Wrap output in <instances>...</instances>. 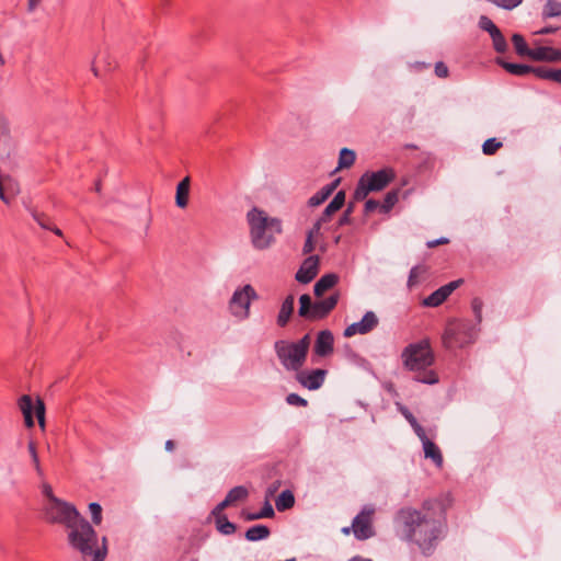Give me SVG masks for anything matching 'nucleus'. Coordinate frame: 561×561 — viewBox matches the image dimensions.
<instances>
[{"label": "nucleus", "mask_w": 561, "mask_h": 561, "mask_svg": "<svg viewBox=\"0 0 561 561\" xmlns=\"http://www.w3.org/2000/svg\"><path fill=\"white\" fill-rule=\"evenodd\" d=\"M454 504L450 492H442L422 501L420 507H400L393 524L400 538L415 547L424 557H431L448 534L447 513Z\"/></svg>", "instance_id": "nucleus-1"}, {"label": "nucleus", "mask_w": 561, "mask_h": 561, "mask_svg": "<svg viewBox=\"0 0 561 561\" xmlns=\"http://www.w3.org/2000/svg\"><path fill=\"white\" fill-rule=\"evenodd\" d=\"M68 545L80 552L83 559L91 557V561H104L107 556V538H102L99 546L98 533L82 515L68 527Z\"/></svg>", "instance_id": "nucleus-2"}, {"label": "nucleus", "mask_w": 561, "mask_h": 561, "mask_svg": "<svg viewBox=\"0 0 561 561\" xmlns=\"http://www.w3.org/2000/svg\"><path fill=\"white\" fill-rule=\"evenodd\" d=\"M404 367L410 371H419L415 380L426 385L438 382V375L433 369H427L435 363V355L428 339H422L404 347L401 354Z\"/></svg>", "instance_id": "nucleus-3"}, {"label": "nucleus", "mask_w": 561, "mask_h": 561, "mask_svg": "<svg viewBox=\"0 0 561 561\" xmlns=\"http://www.w3.org/2000/svg\"><path fill=\"white\" fill-rule=\"evenodd\" d=\"M252 245L257 250H265L275 242V237L283 232L282 220L270 217L257 207L251 208L247 214Z\"/></svg>", "instance_id": "nucleus-4"}, {"label": "nucleus", "mask_w": 561, "mask_h": 561, "mask_svg": "<svg viewBox=\"0 0 561 561\" xmlns=\"http://www.w3.org/2000/svg\"><path fill=\"white\" fill-rule=\"evenodd\" d=\"M478 335L477 324L468 319L449 320L445 327L442 342L446 350L462 348L473 343Z\"/></svg>", "instance_id": "nucleus-5"}, {"label": "nucleus", "mask_w": 561, "mask_h": 561, "mask_svg": "<svg viewBox=\"0 0 561 561\" xmlns=\"http://www.w3.org/2000/svg\"><path fill=\"white\" fill-rule=\"evenodd\" d=\"M396 179V171L391 167L382 168L378 171H366L358 180L353 199L364 201L371 192H379L387 187Z\"/></svg>", "instance_id": "nucleus-6"}, {"label": "nucleus", "mask_w": 561, "mask_h": 561, "mask_svg": "<svg viewBox=\"0 0 561 561\" xmlns=\"http://www.w3.org/2000/svg\"><path fill=\"white\" fill-rule=\"evenodd\" d=\"M43 514L47 523L64 525L66 528L71 527L81 516L73 504L61 499H54L53 503H45Z\"/></svg>", "instance_id": "nucleus-7"}, {"label": "nucleus", "mask_w": 561, "mask_h": 561, "mask_svg": "<svg viewBox=\"0 0 561 561\" xmlns=\"http://www.w3.org/2000/svg\"><path fill=\"white\" fill-rule=\"evenodd\" d=\"M274 348L279 362L287 370L298 371L307 359V355L291 342L276 341Z\"/></svg>", "instance_id": "nucleus-8"}, {"label": "nucleus", "mask_w": 561, "mask_h": 561, "mask_svg": "<svg viewBox=\"0 0 561 561\" xmlns=\"http://www.w3.org/2000/svg\"><path fill=\"white\" fill-rule=\"evenodd\" d=\"M259 299V295L252 285L247 284L236 289L230 301L229 308L232 314L248 318L250 314V304L252 300Z\"/></svg>", "instance_id": "nucleus-9"}, {"label": "nucleus", "mask_w": 561, "mask_h": 561, "mask_svg": "<svg viewBox=\"0 0 561 561\" xmlns=\"http://www.w3.org/2000/svg\"><path fill=\"white\" fill-rule=\"evenodd\" d=\"M19 409L21 410L24 424L27 428H32L34 426V416L33 412L36 415L38 425L42 430L45 428V404L43 400L37 399L36 404H33V400L28 394H23L18 401Z\"/></svg>", "instance_id": "nucleus-10"}, {"label": "nucleus", "mask_w": 561, "mask_h": 561, "mask_svg": "<svg viewBox=\"0 0 561 561\" xmlns=\"http://www.w3.org/2000/svg\"><path fill=\"white\" fill-rule=\"evenodd\" d=\"M374 510H363L352 522V531L357 540H366L375 535L371 525Z\"/></svg>", "instance_id": "nucleus-11"}, {"label": "nucleus", "mask_w": 561, "mask_h": 561, "mask_svg": "<svg viewBox=\"0 0 561 561\" xmlns=\"http://www.w3.org/2000/svg\"><path fill=\"white\" fill-rule=\"evenodd\" d=\"M327 370L317 368L312 370H301V368L296 371L295 379L308 390H318L322 387L325 379Z\"/></svg>", "instance_id": "nucleus-12"}, {"label": "nucleus", "mask_w": 561, "mask_h": 561, "mask_svg": "<svg viewBox=\"0 0 561 561\" xmlns=\"http://www.w3.org/2000/svg\"><path fill=\"white\" fill-rule=\"evenodd\" d=\"M378 323L379 320L375 312L367 311L359 322H354L344 330V336L351 337L355 334H367L371 332Z\"/></svg>", "instance_id": "nucleus-13"}, {"label": "nucleus", "mask_w": 561, "mask_h": 561, "mask_svg": "<svg viewBox=\"0 0 561 561\" xmlns=\"http://www.w3.org/2000/svg\"><path fill=\"white\" fill-rule=\"evenodd\" d=\"M339 293L332 294L323 300L313 302L307 320L316 321L327 318L339 302Z\"/></svg>", "instance_id": "nucleus-14"}, {"label": "nucleus", "mask_w": 561, "mask_h": 561, "mask_svg": "<svg viewBox=\"0 0 561 561\" xmlns=\"http://www.w3.org/2000/svg\"><path fill=\"white\" fill-rule=\"evenodd\" d=\"M463 283L462 278L449 282L439 287L423 300L425 307L440 306Z\"/></svg>", "instance_id": "nucleus-15"}, {"label": "nucleus", "mask_w": 561, "mask_h": 561, "mask_svg": "<svg viewBox=\"0 0 561 561\" xmlns=\"http://www.w3.org/2000/svg\"><path fill=\"white\" fill-rule=\"evenodd\" d=\"M320 257L318 255H309L306 257L296 273L297 282L308 284L317 276L319 272Z\"/></svg>", "instance_id": "nucleus-16"}, {"label": "nucleus", "mask_w": 561, "mask_h": 561, "mask_svg": "<svg viewBox=\"0 0 561 561\" xmlns=\"http://www.w3.org/2000/svg\"><path fill=\"white\" fill-rule=\"evenodd\" d=\"M334 351V336L330 330H322L318 333L313 352L320 357L329 356Z\"/></svg>", "instance_id": "nucleus-17"}, {"label": "nucleus", "mask_w": 561, "mask_h": 561, "mask_svg": "<svg viewBox=\"0 0 561 561\" xmlns=\"http://www.w3.org/2000/svg\"><path fill=\"white\" fill-rule=\"evenodd\" d=\"M117 66L116 60L106 50H99L92 62V71L95 77H100L101 72H110Z\"/></svg>", "instance_id": "nucleus-18"}, {"label": "nucleus", "mask_w": 561, "mask_h": 561, "mask_svg": "<svg viewBox=\"0 0 561 561\" xmlns=\"http://www.w3.org/2000/svg\"><path fill=\"white\" fill-rule=\"evenodd\" d=\"M249 491L243 485H237L229 490L224 501L216 505L217 513L225 511L227 507L234 505L238 502H243L248 499Z\"/></svg>", "instance_id": "nucleus-19"}, {"label": "nucleus", "mask_w": 561, "mask_h": 561, "mask_svg": "<svg viewBox=\"0 0 561 561\" xmlns=\"http://www.w3.org/2000/svg\"><path fill=\"white\" fill-rule=\"evenodd\" d=\"M496 65L502 67L505 71H507L510 75L516 76V77H525L529 73H533L536 76V68L534 66L525 65V64H515L506 61L502 57H496L495 59Z\"/></svg>", "instance_id": "nucleus-20"}, {"label": "nucleus", "mask_w": 561, "mask_h": 561, "mask_svg": "<svg viewBox=\"0 0 561 561\" xmlns=\"http://www.w3.org/2000/svg\"><path fill=\"white\" fill-rule=\"evenodd\" d=\"M422 442L424 457L431 459L437 467H442L444 462V458L439 447L431 440L426 433L424 435L417 436Z\"/></svg>", "instance_id": "nucleus-21"}, {"label": "nucleus", "mask_w": 561, "mask_h": 561, "mask_svg": "<svg viewBox=\"0 0 561 561\" xmlns=\"http://www.w3.org/2000/svg\"><path fill=\"white\" fill-rule=\"evenodd\" d=\"M20 192L19 183L10 175L0 174V199L9 204Z\"/></svg>", "instance_id": "nucleus-22"}, {"label": "nucleus", "mask_w": 561, "mask_h": 561, "mask_svg": "<svg viewBox=\"0 0 561 561\" xmlns=\"http://www.w3.org/2000/svg\"><path fill=\"white\" fill-rule=\"evenodd\" d=\"M529 58L535 61L556 62L561 60V51L551 46H540L533 48Z\"/></svg>", "instance_id": "nucleus-23"}, {"label": "nucleus", "mask_w": 561, "mask_h": 561, "mask_svg": "<svg viewBox=\"0 0 561 561\" xmlns=\"http://www.w3.org/2000/svg\"><path fill=\"white\" fill-rule=\"evenodd\" d=\"M217 530L222 535H232L237 530V525L230 522L224 511L217 513L216 506L211 511Z\"/></svg>", "instance_id": "nucleus-24"}, {"label": "nucleus", "mask_w": 561, "mask_h": 561, "mask_svg": "<svg viewBox=\"0 0 561 561\" xmlns=\"http://www.w3.org/2000/svg\"><path fill=\"white\" fill-rule=\"evenodd\" d=\"M340 182V179H335L331 183L324 185L320 191H318L314 195H312L309 198L308 205L310 207H316L324 203L328 199V197L335 191Z\"/></svg>", "instance_id": "nucleus-25"}, {"label": "nucleus", "mask_w": 561, "mask_h": 561, "mask_svg": "<svg viewBox=\"0 0 561 561\" xmlns=\"http://www.w3.org/2000/svg\"><path fill=\"white\" fill-rule=\"evenodd\" d=\"M339 283V276L335 273L322 275L313 286L316 297H321L327 290L333 288Z\"/></svg>", "instance_id": "nucleus-26"}, {"label": "nucleus", "mask_w": 561, "mask_h": 561, "mask_svg": "<svg viewBox=\"0 0 561 561\" xmlns=\"http://www.w3.org/2000/svg\"><path fill=\"white\" fill-rule=\"evenodd\" d=\"M190 178L185 176L176 185L175 204L179 208H185L190 197Z\"/></svg>", "instance_id": "nucleus-27"}, {"label": "nucleus", "mask_w": 561, "mask_h": 561, "mask_svg": "<svg viewBox=\"0 0 561 561\" xmlns=\"http://www.w3.org/2000/svg\"><path fill=\"white\" fill-rule=\"evenodd\" d=\"M295 298L293 295H288L282 304L280 310L277 316V325L284 328L287 325L293 312H294Z\"/></svg>", "instance_id": "nucleus-28"}, {"label": "nucleus", "mask_w": 561, "mask_h": 561, "mask_svg": "<svg viewBox=\"0 0 561 561\" xmlns=\"http://www.w3.org/2000/svg\"><path fill=\"white\" fill-rule=\"evenodd\" d=\"M31 215L43 229L49 230L54 232L56 236H62L61 230L54 225L51 218L46 214L37 211L36 209H31Z\"/></svg>", "instance_id": "nucleus-29"}, {"label": "nucleus", "mask_w": 561, "mask_h": 561, "mask_svg": "<svg viewBox=\"0 0 561 561\" xmlns=\"http://www.w3.org/2000/svg\"><path fill=\"white\" fill-rule=\"evenodd\" d=\"M271 535V529L265 525H254L247 529L244 537L248 541H259L266 539Z\"/></svg>", "instance_id": "nucleus-30"}, {"label": "nucleus", "mask_w": 561, "mask_h": 561, "mask_svg": "<svg viewBox=\"0 0 561 561\" xmlns=\"http://www.w3.org/2000/svg\"><path fill=\"white\" fill-rule=\"evenodd\" d=\"M278 512H285L295 505V496L290 490H284L275 501Z\"/></svg>", "instance_id": "nucleus-31"}, {"label": "nucleus", "mask_w": 561, "mask_h": 561, "mask_svg": "<svg viewBox=\"0 0 561 561\" xmlns=\"http://www.w3.org/2000/svg\"><path fill=\"white\" fill-rule=\"evenodd\" d=\"M536 77L542 80H551L561 84V69H551L543 66L536 68Z\"/></svg>", "instance_id": "nucleus-32"}, {"label": "nucleus", "mask_w": 561, "mask_h": 561, "mask_svg": "<svg viewBox=\"0 0 561 561\" xmlns=\"http://www.w3.org/2000/svg\"><path fill=\"white\" fill-rule=\"evenodd\" d=\"M512 43H513V46H514V49L516 51V54L519 56V57H530V54H531V50L533 48H530L524 36L520 35V34H513L512 36Z\"/></svg>", "instance_id": "nucleus-33"}, {"label": "nucleus", "mask_w": 561, "mask_h": 561, "mask_svg": "<svg viewBox=\"0 0 561 561\" xmlns=\"http://www.w3.org/2000/svg\"><path fill=\"white\" fill-rule=\"evenodd\" d=\"M355 159H356V153L354 150L348 149V148L341 149L340 156H339L337 170L351 168L354 164Z\"/></svg>", "instance_id": "nucleus-34"}, {"label": "nucleus", "mask_w": 561, "mask_h": 561, "mask_svg": "<svg viewBox=\"0 0 561 561\" xmlns=\"http://www.w3.org/2000/svg\"><path fill=\"white\" fill-rule=\"evenodd\" d=\"M399 188L389 191L383 198V203L380 204V213L388 214L399 201Z\"/></svg>", "instance_id": "nucleus-35"}, {"label": "nucleus", "mask_w": 561, "mask_h": 561, "mask_svg": "<svg viewBox=\"0 0 561 561\" xmlns=\"http://www.w3.org/2000/svg\"><path fill=\"white\" fill-rule=\"evenodd\" d=\"M541 14L545 20L561 16V2L558 0H548Z\"/></svg>", "instance_id": "nucleus-36"}, {"label": "nucleus", "mask_w": 561, "mask_h": 561, "mask_svg": "<svg viewBox=\"0 0 561 561\" xmlns=\"http://www.w3.org/2000/svg\"><path fill=\"white\" fill-rule=\"evenodd\" d=\"M402 415L405 417V420L409 422V424L411 425V427L413 428L414 433L416 434V436H421L424 435V428L423 426L417 422L416 417L412 414V412L405 408V407H402L400 409Z\"/></svg>", "instance_id": "nucleus-37"}, {"label": "nucleus", "mask_w": 561, "mask_h": 561, "mask_svg": "<svg viewBox=\"0 0 561 561\" xmlns=\"http://www.w3.org/2000/svg\"><path fill=\"white\" fill-rule=\"evenodd\" d=\"M490 36L492 38V45L494 50L499 54L506 53L508 45L501 30L496 31L494 34Z\"/></svg>", "instance_id": "nucleus-38"}, {"label": "nucleus", "mask_w": 561, "mask_h": 561, "mask_svg": "<svg viewBox=\"0 0 561 561\" xmlns=\"http://www.w3.org/2000/svg\"><path fill=\"white\" fill-rule=\"evenodd\" d=\"M313 302L311 300V297L308 294H304L299 297V309L298 314L301 318L307 319L309 316V312L311 310Z\"/></svg>", "instance_id": "nucleus-39"}, {"label": "nucleus", "mask_w": 561, "mask_h": 561, "mask_svg": "<svg viewBox=\"0 0 561 561\" xmlns=\"http://www.w3.org/2000/svg\"><path fill=\"white\" fill-rule=\"evenodd\" d=\"M354 209H355V203L350 202L347 204L345 210L343 211L342 216L339 218V220L336 222V228L347 226L353 222L352 214L354 213Z\"/></svg>", "instance_id": "nucleus-40"}, {"label": "nucleus", "mask_w": 561, "mask_h": 561, "mask_svg": "<svg viewBox=\"0 0 561 561\" xmlns=\"http://www.w3.org/2000/svg\"><path fill=\"white\" fill-rule=\"evenodd\" d=\"M503 144L496 138H489L482 145V151L486 156L494 154L500 148H502Z\"/></svg>", "instance_id": "nucleus-41"}, {"label": "nucleus", "mask_w": 561, "mask_h": 561, "mask_svg": "<svg viewBox=\"0 0 561 561\" xmlns=\"http://www.w3.org/2000/svg\"><path fill=\"white\" fill-rule=\"evenodd\" d=\"M482 308H483L482 299L479 297H474L471 300V309H472L474 318H476L474 324H477V325H479L482 321Z\"/></svg>", "instance_id": "nucleus-42"}, {"label": "nucleus", "mask_w": 561, "mask_h": 561, "mask_svg": "<svg viewBox=\"0 0 561 561\" xmlns=\"http://www.w3.org/2000/svg\"><path fill=\"white\" fill-rule=\"evenodd\" d=\"M89 510L92 523L96 526L100 525L102 522V506L99 503L93 502L89 504Z\"/></svg>", "instance_id": "nucleus-43"}, {"label": "nucleus", "mask_w": 561, "mask_h": 561, "mask_svg": "<svg viewBox=\"0 0 561 561\" xmlns=\"http://www.w3.org/2000/svg\"><path fill=\"white\" fill-rule=\"evenodd\" d=\"M479 24L480 27L486 31L490 35L500 30L488 16H481Z\"/></svg>", "instance_id": "nucleus-44"}, {"label": "nucleus", "mask_w": 561, "mask_h": 561, "mask_svg": "<svg viewBox=\"0 0 561 561\" xmlns=\"http://www.w3.org/2000/svg\"><path fill=\"white\" fill-rule=\"evenodd\" d=\"M286 402L289 404V405H296V407H307L308 405V401L306 399H304L302 397H300L299 394L297 393H289L287 397H286Z\"/></svg>", "instance_id": "nucleus-45"}, {"label": "nucleus", "mask_w": 561, "mask_h": 561, "mask_svg": "<svg viewBox=\"0 0 561 561\" xmlns=\"http://www.w3.org/2000/svg\"><path fill=\"white\" fill-rule=\"evenodd\" d=\"M340 209L333 205L331 202L327 205V207L324 208V210L322 211L321 214V221H330L331 220V217L336 213L339 211Z\"/></svg>", "instance_id": "nucleus-46"}, {"label": "nucleus", "mask_w": 561, "mask_h": 561, "mask_svg": "<svg viewBox=\"0 0 561 561\" xmlns=\"http://www.w3.org/2000/svg\"><path fill=\"white\" fill-rule=\"evenodd\" d=\"M302 353L308 355L309 346H310V335L305 334L299 341L293 342Z\"/></svg>", "instance_id": "nucleus-47"}, {"label": "nucleus", "mask_w": 561, "mask_h": 561, "mask_svg": "<svg viewBox=\"0 0 561 561\" xmlns=\"http://www.w3.org/2000/svg\"><path fill=\"white\" fill-rule=\"evenodd\" d=\"M435 75L442 79H445L449 76V69L444 61H437L435 64Z\"/></svg>", "instance_id": "nucleus-48"}, {"label": "nucleus", "mask_w": 561, "mask_h": 561, "mask_svg": "<svg viewBox=\"0 0 561 561\" xmlns=\"http://www.w3.org/2000/svg\"><path fill=\"white\" fill-rule=\"evenodd\" d=\"M240 518H242L243 520L245 522H251V520H257V519H262V514L261 512H255V513H251V512H248L247 510H242L240 512Z\"/></svg>", "instance_id": "nucleus-49"}, {"label": "nucleus", "mask_w": 561, "mask_h": 561, "mask_svg": "<svg viewBox=\"0 0 561 561\" xmlns=\"http://www.w3.org/2000/svg\"><path fill=\"white\" fill-rule=\"evenodd\" d=\"M260 512L263 518H273L275 516L274 508L268 500L264 502V505Z\"/></svg>", "instance_id": "nucleus-50"}, {"label": "nucleus", "mask_w": 561, "mask_h": 561, "mask_svg": "<svg viewBox=\"0 0 561 561\" xmlns=\"http://www.w3.org/2000/svg\"><path fill=\"white\" fill-rule=\"evenodd\" d=\"M345 197H346L345 191H343V190H342V191H339V192L334 195V197H333V199L331 201V203H332L333 205H335L339 209H341V208L344 206V204H345Z\"/></svg>", "instance_id": "nucleus-51"}, {"label": "nucleus", "mask_w": 561, "mask_h": 561, "mask_svg": "<svg viewBox=\"0 0 561 561\" xmlns=\"http://www.w3.org/2000/svg\"><path fill=\"white\" fill-rule=\"evenodd\" d=\"M314 247L316 245H314V242H313L312 232H308L307 239H306L304 248H302V253L304 254H310L314 250Z\"/></svg>", "instance_id": "nucleus-52"}, {"label": "nucleus", "mask_w": 561, "mask_h": 561, "mask_svg": "<svg viewBox=\"0 0 561 561\" xmlns=\"http://www.w3.org/2000/svg\"><path fill=\"white\" fill-rule=\"evenodd\" d=\"M376 209L380 210V203L378 201H376L374 198L366 201L365 206H364L365 214L373 213Z\"/></svg>", "instance_id": "nucleus-53"}, {"label": "nucleus", "mask_w": 561, "mask_h": 561, "mask_svg": "<svg viewBox=\"0 0 561 561\" xmlns=\"http://www.w3.org/2000/svg\"><path fill=\"white\" fill-rule=\"evenodd\" d=\"M43 494L45 495V497L47 499V502L46 503H53V500L54 499H58L54 492H53V489L49 484L45 483L43 485Z\"/></svg>", "instance_id": "nucleus-54"}, {"label": "nucleus", "mask_w": 561, "mask_h": 561, "mask_svg": "<svg viewBox=\"0 0 561 561\" xmlns=\"http://www.w3.org/2000/svg\"><path fill=\"white\" fill-rule=\"evenodd\" d=\"M448 243H449V239H447L445 237H442V238L428 241L426 243V245H427V248L432 249V248H435L437 245H443V244H448Z\"/></svg>", "instance_id": "nucleus-55"}, {"label": "nucleus", "mask_w": 561, "mask_h": 561, "mask_svg": "<svg viewBox=\"0 0 561 561\" xmlns=\"http://www.w3.org/2000/svg\"><path fill=\"white\" fill-rule=\"evenodd\" d=\"M419 266H414L411 268L410 271V274H409V279H408V284L409 286H412L416 283V279L419 277Z\"/></svg>", "instance_id": "nucleus-56"}, {"label": "nucleus", "mask_w": 561, "mask_h": 561, "mask_svg": "<svg viewBox=\"0 0 561 561\" xmlns=\"http://www.w3.org/2000/svg\"><path fill=\"white\" fill-rule=\"evenodd\" d=\"M325 222L327 221H321V217H319V219L313 224L312 228L309 230V232H312V237L320 232L321 226Z\"/></svg>", "instance_id": "nucleus-57"}, {"label": "nucleus", "mask_w": 561, "mask_h": 561, "mask_svg": "<svg viewBox=\"0 0 561 561\" xmlns=\"http://www.w3.org/2000/svg\"><path fill=\"white\" fill-rule=\"evenodd\" d=\"M279 486H280L279 480L272 482L267 488V494L273 495L279 489Z\"/></svg>", "instance_id": "nucleus-58"}, {"label": "nucleus", "mask_w": 561, "mask_h": 561, "mask_svg": "<svg viewBox=\"0 0 561 561\" xmlns=\"http://www.w3.org/2000/svg\"><path fill=\"white\" fill-rule=\"evenodd\" d=\"M0 135H2V136L9 135V125L4 118H0Z\"/></svg>", "instance_id": "nucleus-59"}, {"label": "nucleus", "mask_w": 561, "mask_h": 561, "mask_svg": "<svg viewBox=\"0 0 561 561\" xmlns=\"http://www.w3.org/2000/svg\"><path fill=\"white\" fill-rule=\"evenodd\" d=\"M559 30V27L554 26H545L543 28L537 31V34L547 35V34H553Z\"/></svg>", "instance_id": "nucleus-60"}, {"label": "nucleus", "mask_w": 561, "mask_h": 561, "mask_svg": "<svg viewBox=\"0 0 561 561\" xmlns=\"http://www.w3.org/2000/svg\"><path fill=\"white\" fill-rule=\"evenodd\" d=\"M27 449L31 455V458L38 456L37 449H36V443L34 440H30L27 444Z\"/></svg>", "instance_id": "nucleus-61"}, {"label": "nucleus", "mask_w": 561, "mask_h": 561, "mask_svg": "<svg viewBox=\"0 0 561 561\" xmlns=\"http://www.w3.org/2000/svg\"><path fill=\"white\" fill-rule=\"evenodd\" d=\"M32 462L34 465V468L36 470V472L42 476L43 474V470H42V467H41V462H39V458L38 456H35L32 458Z\"/></svg>", "instance_id": "nucleus-62"}, {"label": "nucleus", "mask_w": 561, "mask_h": 561, "mask_svg": "<svg viewBox=\"0 0 561 561\" xmlns=\"http://www.w3.org/2000/svg\"><path fill=\"white\" fill-rule=\"evenodd\" d=\"M41 0H28V3H27V10L30 12L34 11L35 8L39 4Z\"/></svg>", "instance_id": "nucleus-63"}, {"label": "nucleus", "mask_w": 561, "mask_h": 561, "mask_svg": "<svg viewBox=\"0 0 561 561\" xmlns=\"http://www.w3.org/2000/svg\"><path fill=\"white\" fill-rule=\"evenodd\" d=\"M350 561H373L371 559L363 558L360 556H354L350 559Z\"/></svg>", "instance_id": "nucleus-64"}]
</instances>
